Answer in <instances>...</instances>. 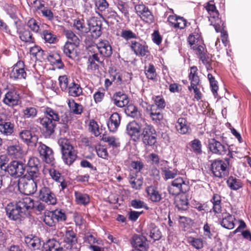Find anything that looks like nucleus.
<instances>
[{
	"label": "nucleus",
	"mask_w": 251,
	"mask_h": 251,
	"mask_svg": "<svg viewBox=\"0 0 251 251\" xmlns=\"http://www.w3.org/2000/svg\"><path fill=\"white\" fill-rule=\"evenodd\" d=\"M44 116L39 119L46 137H50L52 135L56 126V122L59 120L58 112L49 106L44 107Z\"/></svg>",
	"instance_id": "f257e3e1"
},
{
	"label": "nucleus",
	"mask_w": 251,
	"mask_h": 251,
	"mask_svg": "<svg viewBox=\"0 0 251 251\" xmlns=\"http://www.w3.org/2000/svg\"><path fill=\"white\" fill-rule=\"evenodd\" d=\"M64 162L68 165H72L76 160L77 156L74 148L70 141L66 138H60L58 141Z\"/></svg>",
	"instance_id": "f03ea898"
},
{
	"label": "nucleus",
	"mask_w": 251,
	"mask_h": 251,
	"mask_svg": "<svg viewBox=\"0 0 251 251\" xmlns=\"http://www.w3.org/2000/svg\"><path fill=\"white\" fill-rule=\"evenodd\" d=\"M15 125L11 117L5 113H0V134L4 137L14 135Z\"/></svg>",
	"instance_id": "7ed1b4c3"
},
{
	"label": "nucleus",
	"mask_w": 251,
	"mask_h": 251,
	"mask_svg": "<svg viewBox=\"0 0 251 251\" xmlns=\"http://www.w3.org/2000/svg\"><path fill=\"white\" fill-rule=\"evenodd\" d=\"M189 182L181 177L175 178L168 187V191L170 195L177 196L180 193L185 194L190 190Z\"/></svg>",
	"instance_id": "20e7f679"
},
{
	"label": "nucleus",
	"mask_w": 251,
	"mask_h": 251,
	"mask_svg": "<svg viewBox=\"0 0 251 251\" xmlns=\"http://www.w3.org/2000/svg\"><path fill=\"white\" fill-rule=\"evenodd\" d=\"M157 132L151 124L146 123L142 128L140 133L142 141L145 146H153L157 142Z\"/></svg>",
	"instance_id": "39448f33"
},
{
	"label": "nucleus",
	"mask_w": 251,
	"mask_h": 251,
	"mask_svg": "<svg viewBox=\"0 0 251 251\" xmlns=\"http://www.w3.org/2000/svg\"><path fill=\"white\" fill-rule=\"evenodd\" d=\"M91 38L88 36V43L85 40V43L88 45V51L92 52L91 49L94 47V42L92 39H90ZM93 53L91 55H89L88 59V67L87 69L88 71H95L98 70L99 69V64L102 65L103 64L104 59L101 58H100L98 53L93 51Z\"/></svg>",
	"instance_id": "423d86ee"
},
{
	"label": "nucleus",
	"mask_w": 251,
	"mask_h": 251,
	"mask_svg": "<svg viewBox=\"0 0 251 251\" xmlns=\"http://www.w3.org/2000/svg\"><path fill=\"white\" fill-rule=\"evenodd\" d=\"M7 90L2 99V102L9 107H14L21 102V96L18 89L12 86L7 88Z\"/></svg>",
	"instance_id": "0eeeda50"
},
{
	"label": "nucleus",
	"mask_w": 251,
	"mask_h": 251,
	"mask_svg": "<svg viewBox=\"0 0 251 251\" xmlns=\"http://www.w3.org/2000/svg\"><path fill=\"white\" fill-rule=\"evenodd\" d=\"M0 168L1 170L7 172L12 176L18 177L22 176L25 172L24 164L18 161H11L7 166L5 163L0 164Z\"/></svg>",
	"instance_id": "6e6552de"
},
{
	"label": "nucleus",
	"mask_w": 251,
	"mask_h": 251,
	"mask_svg": "<svg viewBox=\"0 0 251 251\" xmlns=\"http://www.w3.org/2000/svg\"><path fill=\"white\" fill-rule=\"evenodd\" d=\"M5 211L8 218L13 221H21L26 216L17 202L8 203Z\"/></svg>",
	"instance_id": "1a4fd4ad"
},
{
	"label": "nucleus",
	"mask_w": 251,
	"mask_h": 251,
	"mask_svg": "<svg viewBox=\"0 0 251 251\" xmlns=\"http://www.w3.org/2000/svg\"><path fill=\"white\" fill-rule=\"evenodd\" d=\"M226 165L223 160L215 159L211 164L210 170L215 177L224 178L229 174V169L226 168Z\"/></svg>",
	"instance_id": "9d476101"
},
{
	"label": "nucleus",
	"mask_w": 251,
	"mask_h": 251,
	"mask_svg": "<svg viewBox=\"0 0 251 251\" xmlns=\"http://www.w3.org/2000/svg\"><path fill=\"white\" fill-rule=\"evenodd\" d=\"M37 144V151L41 159L47 164L51 166L53 165L55 163V159L52 150L42 142Z\"/></svg>",
	"instance_id": "9b49d317"
},
{
	"label": "nucleus",
	"mask_w": 251,
	"mask_h": 251,
	"mask_svg": "<svg viewBox=\"0 0 251 251\" xmlns=\"http://www.w3.org/2000/svg\"><path fill=\"white\" fill-rule=\"evenodd\" d=\"M39 199L48 205H55L57 198L53 191L49 187L44 186L39 190Z\"/></svg>",
	"instance_id": "f8f14e48"
},
{
	"label": "nucleus",
	"mask_w": 251,
	"mask_h": 251,
	"mask_svg": "<svg viewBox=\"0 0 251 251\" xmlns=\"http://www.w3.org/2000/svg\"><path fill=\"white\" fill-rule=\"evenodd\" d=\"M27 74L25 71V66L24 61L19 60L13 67L9 74V77L14 80L25 79Z\"/></svg>",
	"instance_id": "ddd939ff"
},
{
	"label": "nucleus",
	"mask_w": 251,
	"mask_h": 251,
	"mask_svg": "<svg viewBox=\"0 0 251 251\" xmlns=\"http://www.w3.org/2000/svg\"><path fill=\"white\" fill-rule=\"evenodd\" d=\"M207 143L208 149L212 154L223 156L227 153L228 148L216 139H209Z\"/></svg>",
	"instance_id": "4468645a"
},
{
	"label": "nucleus",
	"mask_w": 251,
	"mask_h": 251,
	"mask_svg": "<svg viewBox=\"0 0 251 251\" xmlns=\"http://www.w3.org/2000/svg\"><path fill=\"white\" fill-rule=\"evenodd\" d=\"M130 49L137 56L145 57L150 54V50L146 42L141 40L131 41L129 46Z\"/></svg>",
	"instance_id": "2eb2a0df"
},
{
	"label": "nucleus",
	"mask_w": 251,
	"mask_h": 251,
	"mask_svg": "<svg viewBox=\"0 0 251 251\" xmlns=\"http://www.w3.org/2000/svg\"><path fill=\"white\" fill-rule=\"evenodd\" d=\"M132 247L139 251H147L149 246L146 236L134 234L130 239Z\"/></svg>",
	"instance_id": "dca6fc26"
},
{
	"label": "nucleus",
	"mask_w": 251,
	"mask_h": 251,
	"mask_svg": "<svg viewBox=\"0 0 251 251\" xmlns=\"http://www.w3.org/2000/svg\"><path fill=\"white\" fill-rule=\"evenodd\" d=\"M37 182L29 179L22 180L19 182V189L25 195L28 196L34 194L37 191Z\"/></svg>",
	"instance_id": "f3484780"
},
{
	"label": "nucleus",
	"mask_w": 251,
	"mask_h": 251,
	"mask_svg": "<svg viewBox=\"0 0 251 251\" xmlns=\"http://www.w3.org/2000/svg\"><path fill=\"white\" fill-rule=\"evenodd\" d=\"M141 130V126L135 121L129 122L126 125V133L134 142H137L140 140Z\"/></svg>",
	"instance_id": "a211bd4d"
},
{
	"label": "nucleus",
	"mask_w": 251,
	"mask_h": 251,
	"mask_svg": "<svg viewBox=\"0 0 251 251\" xmlns=\"http://www.w3.org/2000/svg\"><path fill=\"white\" fill-rule=\"evenodd\" d=\"M19 137L28 146H35L38 143V136L32 133L30 130H22L19 133Z\"/></svg>",
	"instance_id": "6ab92c4d"
},
{
	"label": "nucleus",
	"mask_w": 251,
	"mask_h": 251,
	"mask_svg": "<svg viewBox=\"0 0 251 251\" xmlns=\"http://www.w3.org/2000/svg\"><path fill=\"white\" fill-rule=\"evenodd\" d=\"M96 48L100 54L104 57H110L113 52L110 42L107 40H101L97 44Z\"/></svg>",
	"instance_id": "aec40b11"
},
{
	"label": "nucleus",
	"mask_w": 251,
	"mask_h": 251,
	"mask_svg": "<svg viewBox=\"0 0 251 251\" xmlns=\"http://www.w3.org/2000/svg\"><path fill=\"white\" fill-rule=\"evenodd\" d=\"M89 31H91V36L93 38L97 39L102 34L101 21L97 19L93 18L89 24Z\"/></svg>",
	"instance_id": "412c9836"
},
{
	"label": "nucleus",
	"mask_w": 251,
	"mask_h": 251,
	"mask_svg": "<svg viewBox=\"0 0 251 251\" xmlns=\"http://www.w3.org/2000/svg\"><path fill=\"white\" fill-rule=\"evenodd\" d=\"M77 239L76 234L73 229H67L65 232L63 239V245L69 249L72 250L73 246L76 244Z\"/></svg>",
	"instance_id": "4be33fe9"
},
{
	"label": "nucleus",
	"mask_w": 251,
	"mask_h": 251,
	"mask_svg": "<svg viewBox=\"0 0 251 251\" xmlns=\"http://www.w3.org/2000/svg\"><path fill=\"white\" fill-rule=\"evenodd\" d=\"M176 130L180 134H186L191 132L190 123L185 118H179L176 124Z\"/></svg>",
	"instance_id": "5701e85b"
},
{
	"label": "nucleus",
	"mask_w": 251,
	"mask_h": 251,
	"mask_svg": "<svg viewBox=\"0 0 251 251\" xmlns=\"http://www.w3.org/2000/svg\"><path fill=\"white\" fill-rule=\"evenodd\" d=\"M25 242L26 246L32 250L39 249L41 245L40 238L32 234L25 236Z\"/></svg>",
	"instance_id": "b1692460"
},
{
	"label": "nucleus",
	"mask_w": 251,
	"mask_h": 251,
	"mask_svg": "<svg viewBox=\"0 0 251 251\" xmlns=\"http://www.w3.org/2000/svg\"><path fill=\"white\" fill-rule=\"evenodd\" d=\"M79 45L71 44L70 41L66 42L63 48V51L66 56L74 60L77 56V48Z\"/></svg>",
	"instance_id": "393cba45"
},
{
	"label": "nucleus",
	"mask_w": 251,
	"mask_h": 251,
	"mask_svg": "<svg viewBox=\"0 0 251 251\" xmlns=\"http://www.w3.org/2000/svg\"><path fill=\"white\" fill-rule=\"evenodd\" d=\"M114 104L119 107H123L126 106L129 102L127 96L122 92L115 93L112 98Z\"/></svg>",
	"instance_id": "a878e982"
},
{
	"label": "nucleus",
	"mask_w": 251,
	"mask_h": 251,
	"mask_svg": "<svg viewBox=\"0 0 251 251\" xmlns=\"http://www.w3.org/2000/svg\"><path fill=\"white\" fill-rule=\"evenodd\" d=\"M69 96L75 98L83 94V88L78 82L73 80L70 83L68 89L66 90Z\"/></svg>",
	"instance_id": "bb28decb"
},
{
	"label": "nucleus",
	"mask_w": 251,
	"mask_h": 251,
	"mask_svg": "<svg viewBox=\"0 0 251 251\" xmlns=\"http://www.w3.org/2000/svg\"><path fill=\"white\" fill-rule=\"evenodd\" d=\"M145 191L149 200L152 202H159L161 201L162 195L158 190L157 187L151 185L147 187Z\"/></svg>",
	"instance_id": "cd10ccee"
},
{
	"label": "nucleus",
	"mask_w": 251,
	"mask_h": 251,
	"mask_svg": "<svg viewBox=\"0 0 251 251\" xmlns=\"http://www.w3.org/2000/svg\"><path fill=\"white\" fill-rule=\"evenodd\" d=\"M17 202L21 207V209L26 214V216L27 215L26 212L33 209L35 206V201L28 197L23 198Z\"/></svg>",
	"instance_id": "c85d7f7f"
},
{
	"label": "nucleus",
	"mask_w": 251,
	"mask_h": 251,
	"mask_svg": "<svg viewBox=\"0 0 251 251\" xmlns=\"http://www.w3.org/2000/svg\"><path fill=\"white\" fill-rule=\"evenodd\" d=\"M235 218L229 213H222V219L220 222L221 225L224 228L232 229L234 227Z\"/></svg>",
	"instance_id": "c756f323"
},
{
	"label": "nucleus",
	"mask_w": 251,
	"mask_h": 251,
	"mask_svg": "<svg viewBox=\"0 0 251 251\" xmlns=\"http://www.w3.org/2000/svg\"><path fill=\"white\" fill-rule=\"evenodd\" d=\"M186 241L190 246L197 250L202 249L206 243L203 238L192 236L187 237Z\"/></svg>",
	"instance_id": "7c9ffc66"
},
{
	"label": "nucleus",
	"mask_w": 251,
	"mask_h": 251,
	"mask_svg": "<svg viewBox=\"0 0 251 251\" xmlns=\"http://www.w3.org/2000/svg\"><path fill=\"white\" fill-rule=\"evenodd\" d=\"M224 25V23L221 19H218L217 22L214 24L213 26L217 32H221L222 41L225 46H226L228 43V34L227 31L224 29L225 27Z\"/></svg>",
	"instance_id": "2f4dec72"
},
{
	"label": "nucleus",
	"mask_w": 251,
	"mask_h": 251,
	"mask_svg": "<svg viewBox=\"0 0 251 251\" xmlns=\"http://www.w3.org/2000/svg\"><path fill=\"white\" fill-rule=\"evenodd\" d=\"M129 182L131 187L136 190L140 189L143 184V178L138 174L131 170L128 176Z\"/></svg>",
	"instance_id": "473e14b6"
},
{
	"label": "nucleus",
	"mask_w": 251,
	"mask_h": 251,
	"mask_svg": "<svg viewBox=\"0 0 251 251\" xmlns=\"http://www.w3.org/2000/svg\"><path fill=\"white\" fill-rule=\"evenodd\" d=\"M20 40L26 44H31L35 43V39L31 31L28 29L23 28L18 32Z\"/></svg>",
	"instance_id": "72a5a7b5"
},
{
	"label": "nucleus",
	"mask_w": 251,
	"mask_h": 251,
	"mask_svg": "<svg viewBox=\"0 0 251 251\" xmlns=\"http://www.w3.org/2000/svg\"><path fill=\"white\" fill-rule=\"evenodd\" d=\"M146 235H149L154 241L159 240L161 238V232L154 224L151 223L148 225L145 231Z\"/></svg>",
	"instance_id": "f704fd0d"
},
{
	"label": "nucleus",
	"mask_w": 251,
	"mask_h": 251,
	"mask_svg": "<svg viewBox=\"0 0 251 251\" xmlns=\"http://www.w3.org/2000/svg\"><path fill=\"white\" fill-rule=\"evenodd\" d=\"M121 122V116L117 113H113L109 118L107 126L110 131L115 132L118 129Z\"/></svg>",
	"instance_id": "c9c22d12"
},
{
	"label": "nucleus",
	"mask_w": 251,
	"mask_h": 251,
	"mask_svg": "<svg viewBox=\"0 0 251 251\" xmlns=\"http://www.w3.org/2000/svg\"><path fill=\"white\" fill-rule=\"evenodd\" d=\"M132 73L126 72H123L121 73H119V75H118V82L120 83L119 88L123 89L126 87V84H128L130 83L132 78Z\"/></svg>",
	"instance_id": "e433bc0d"
},
{
	"label": "nucleus",
	"mask_w": 251,
	"mask_h": 251,
	"mask_svg": "<svg viewBox=\"0 0 251 251\" xmlns=\"http://www.w3.org/2000/svg\"><path fill=\"white\" fill-rule=\"evenodd\" d=\"M48 249L46 251H71V250L64 245L61 246L57 240L52 239L48 241Z\"/></svg>",
	"instance_id": "4c0bfd02"
},
{
	"label": "nucleus",
	"mask_w": 251,
	"mask_h": 251,
	"mask_svg": "<svg viewBox=\"0 0 251 251\" xmlns=\"http://www.w3.org/2000/svg\"><path fill=\"white\" fill-rule=\"evenodd\" d=\"M47 59L51 65L58 69H62L64 68V64L62 61L61 58L59 54L57 52L50 54L48 56Z\"/></svg>",
	"instance_id": "58836bf2"
},
{
	"label": "nucleus",
	"mask_w": 251,
	"mask_h": 251,
	"mask_svg": "<svg viewBox=\"0 0 251 251\" xmlns=\"http://www.w3.org/2000/svg\"><path fill=\"white\" fill-rule=\"evenodd\" d=\"M75 202L77 204L86 206L90 203L89 196L86 193L75 191L74 192Z\"/></svg>",
	"instance_id": "ea45409f"
},
{
	"label": "nucleus",
	"mask_w": 251,
	"mask_h": 251,
	"mask_svg": "<svg viewBox=\"0 0 251 251\" xmlns=\"http://www.w3.org/2000/svg\"><path fill=\"white\" fill-rule=\"evenodd\" d=\"M150 117L153 123L158 124L163 119V114L160 111V110L156 109L154 105L151 106L149 110Z\"/></svg>",
	"instance_id": "a19ab883"
},
{
	"label": "nucleus",
	"mask_w": 251,
	"mask_h": 251,
	"mask_svg": "<svg viewBox=\"0 0 251 251\" xmlns=\"http://www.w3.org/2000/svg\"><path fill=\"white\" fill-rule=\"evenodd\" d=\"M67 104L71 112L75 115H80L83 112V106L75 101L73 99L68 100Z\"/></svg>",
	"instance_id": "79ce46f5"
},
{
	"label": "nucleus",
	"mask_w": 251,
	"mask_h": 251,
	"mask_svg": "<svg viewBox=\"0 0 251 251\" xmlns=\"http://www.w3.org/2000/svg\"><path fill=\"white\" fill-rule=\"evenodd\" d=\"M198 71L196 66H194L190 67V73L188 75L189 80L190 81V85L201 84V80L198 75Z\"/></svg>",
	"instance_id": "37998d69"
},
{
	"label": "nucleus",
	"mask_w": 251,
	"mask_h": 251,
	"mask_svg": "<svg viewBox=\"0 0 251 251\" xmlns=\"http://www.w3.org/2000/svg\"><path fill=\"white\" fill-rule=\"evenodd\" d=\"M7 152L9 155L15 158H20L22 153L23 150L19 144L11 145L7 147Z\"/></svg>",
	"instance_id": "c03bdc74"
},
{
	"label": "nucleus",
	"mask_w": 251,
	"mask_h": 251,
	"mask_svg": "<svg viewBox=\"0 0 251 251\" xmlns=\"http://www.w3.org/2000/svg\"><path fill=\"white\" fill-rule=\"evenodd\" d=\"M26 24L31 31L35 33H40L42 31L41 23L33 18H30Z\"/></svg>",
	"instance_id": "a18cd8bd"
},
{
	"label": "nucleus",
	"mask_w": 251,
	"mask_h": 251,
	"mask_svg": "<svg viewBox=\"0 0 251 251\" xmlns=\"http://www.w3.org/2000/svg\"><path fill=\"white\" fill-rule=\"evenodd\" d=\"M228 187L232 190H237L243 187L242 181L233 176H230L226 180Z\"/></svg>",
	"instance_id": "49530a36"
},
{
	"label": "nucleus",
	"mask_w": 251,
	"mask_h": 251,
	"mask_svg": "<svg viewBox=\"0 0 251 251\" xmlns=\"http://www.w3.org/2000/svg\"><path fill=\"white\" fill-rule=\"evenodd\" d=\"M43 221L49 226H55L57 224L53 211H48L44 213Z\"/></svg>",
	"instance_id": "de8ad7c7"
},
{
	"label": "nucleus",
	"mask_w": 251,
	"mask_h": 251,
	"mask_svg": "<svg viewBox=\"0 0 251 251\" xmlns=\"http://www.w3.org/2000/svg\"><path fill=\"white\" fill-rule=\"evenodd\" d=\"M23 116L25 119H34L37 116L38 110L35 106H27L22 110Z\"/></svg>",
	"instance_id": "09e8293b"
},
{
	"label": "nucleus",
	"mask_w": 251,
	"mask_h": 251,
	"mask_svg": "<svg viewBox=\"0 0 251 251\" xmlns=\"http://www.w3.org/2000/svg\"><path fill=\"white\" fill-rule=\"evenodd\" d=\"M40 34L46 43L54 44L57 40L56 35L51 30L44 29L41 32Z\"/></svg>",
	"instance_id": "8fccbe9b"
},
{
	"label": "nucleus",
	"mask_w": 251,
	"mask_h": 251,
	"mask_svg": "<svg viewBox=\"0 0 251 251\" xmlns=\"http://www.w3.org/2000/svg\"><path fill=\"white\" fill-rule=\"evenodd\" d=\"M73 26L81 33H87L89 32L88 28L82 19H76L74 20Z\"/></svg>",
	"instance_id": "3c124183"
},
{
	"label": "nucleus",
	"mask_w": 251,
	"mask_h": 251,
	"mask_svg": "<svg viewBox=\"0 0 251 251\" xmlns=\"http://www.w3.org/2000/svg\"><path fill=\"white\" fill-rule=\"evenodd\" d=\"M145 74L148 79L156 81L157 75L153 64L150 63L148 66L145 67Z\"/></svg>",
	"instance_id": "603ef678"
},
{
	"label": "nucleus",
	"mask_w": 251,
	"mask_h": 251,
	"mask_svg": "<svg viewBox=\"0 0 251 251\" xmlns=\"http://www.w3.org/2000/svg\"><path fill=\"white\" fill-rule=\"evenodd\" d=\"M188 42L192 48L198 44H202V42H203L201 34L195 32L189 35L188 38Z\"/></svg>",
	"instance_id": "864d4df0"
},
{
	"label": "nucleus",
	"mask_w": 251,
	"mask_h": 251,
	"mask_svg": "<svg viewBox=\"0 0 251 251\" xmlns=\"http://www.w3.org/2000/svg\"><path fill=\"white\" fill-rule=\"evenodd\" d=\"M191 151L196 154H201L202 152V145L199 139H194L189 143Z\"/></svg>",
	"instance_id": "5fc2aeb1"
},
{
	"label": "nucleus",
	"mask_w": 251,
	"mask_h": 251,
	"mask_svg": "<svg viewBox=\"0 0 251 251\" xmlns=\"http://www.w3.org/2000/svg\"><path fill=\"white\" fill-rule=\"evenodd\" d=\"M207 78L210 83V86L211 91L215 97L218 95V90H219V86L218 81L216 80L215 76L212 74L208 73L207 75Z\"/></svg>",
	"instance_id": "6e6d98bb"
},
{
	"label": "nucleus",
	"mask_w": 251,
	"mask_h": 251,
	"mask_svg": "<svg viewBox=\"0 0 251 251\" xmlns=\"http://www.w3.org/2000/svg\"><path fill=\"white\" fill-rule=\"evenodd\" d=\"M102 140L105 142L108 143V145L113 149L117 148L120 146L119 139L114 136H109L103 135L102 137Z\"/></svg>",
	"instance_id": "4d7b16f0"
},
{
	"label": "nucleus",
	"mask_w": 251,
	"mask_h": 251,
	"mask_svg": "<svg viewBox=\"0 0 251 251\" xmlns=\"http://www.w3.org/2000/svg\"><path fill=\"white\" fill-rule=\"evenodd\" d=\"M59 120L57 121L59 124L62 125V128L64 129V132L69 130L68 122L71 120L70 117L67 112L61 113V115H59Z\"/></svg>",
	"instance_id": "13d9d810"
},
{
	"label": "nucleus",
	"mask_w": 251,
	"mask_h": 251,
	"mask_svg": "<svg viewBox=\"0 0 251 251\" xmlns=\"http://www.w3.org/2000/svg\"><path fill=\"white\" fill-rule=\"evenodd\" d=\"M152 100L154 101L156 109L162 110L166 106V101L162 95L154 96L152 98Z\"/></svg>",
	"instance_id": "bf43d9fd"
},
{
	"label": "nucleus",
	"mask_w": 251,
	"mask_h": 251,
	"mask_svg": "<svg viewBox=\"0 0 251 251\" xmlns=\"http://www.w3.org/2000/svg\"><path fill=\"white\" fill-rule=\"evenodd\" d=\"M95 5L97 10L96 12L98 13L100 16H102V14L100 13L104 12L108 9L109 3L106 0H96Z\"/></svg>",
	"instance_id": "052dcab7"
},
{
	"label": "nucleus",
	"mask_w": 251,
	"mask_h": 251,
	"mask_svg": "<svg viewBox=\"0 0 251 251\" xmlns=\"http://www.w3.org/2000/svg\"><path fill=\"white\" fill-rule=\"evenodd\" d=\"M57 223L65 222L67 220V215L65 212L62 209L57 208L52 210Z\"/></svg>",
	"instance_id": "680f3d73"
},
{
	"label": "nucleus",
	"mask_w": 251,
	"mask_h": 251,
	"mask_svg": "<svg viewBox=\"0 0 251 251\" xmlns=\"http://www.w3.org/2000/svg\"><path fill=\"white\" fill-rule=\"evenodd\" d=\"M64 34L68 39V41H70L71 44L79 45L80 40L78 37L71 30H64Z\"/></svg>",
	"instance_id": "e2e57ef3"
},
{
	"label": "nucleus",
	"mask_w": 251,
	"mask_h": 251,
	"mask_svg": "<svg viewBox=\"0 0 251 251\" xmlns=\"http://www.w3.org/2000/svg\"><path fill=\"white\" fill-rule=\"evenodd\" d=\"M58 80L61 89L63 91H66L71 82L68 77L66 75L60 76Z\"/></svg>",
	"instance_id": "0e129e2a"
},
{
	"label": "nucleus",
	"mask_w": 251,
	"mask_h": 251,
	"mask_svg": "<svg viewBox=\"0 0 251 251\" xmlns=\"http://www.w3.org/2000/svg\"><path fill=\"white\" fill-rule=\"evenodd\" d=\"M213 1H210L208 2L205 6V8L210 15H213V18L215 19L217 17V19L215 20L216 22H217V19H219L218 16L219 14L218 11L216 9L215 4L213 3Z\"/></svg>",
	"instance_id": "69168bd1"
},
{
	"label": "nucleus",
	"mask_w": 251,
	"mask_h": 251,
	"mask_svg": "<svg viewBox=\"0 0 251 251\" xmlns=\"http://www.w3.org/2000/svg\"><path fill=\"white\" fill-rule=\"evenodd\" d=\"M27 173L28 176L30 177L29 179H32L36 181H39L40 177L39 168H27Z\"/></svg>",
	"instance_id": "338daca9"
},
{
	"label": "nucleus",
	"mask_w": 251,
	"mask_h": 251,
	"mask_svg": "<svg viewBox=\"0 0 251 251\" xmlns=\"http://www.w3.org/2000/svg\"><path fill=\"white\" fill-rule=\"evenodd\" d=\"M141 19L148 23H152L154 21V16L148 8L140 16Z\"/></svg>",
	"instance_id": "774afa93"
}]
</instances>
